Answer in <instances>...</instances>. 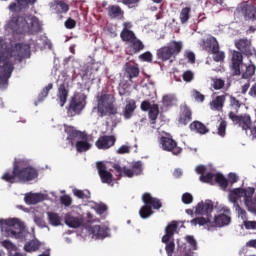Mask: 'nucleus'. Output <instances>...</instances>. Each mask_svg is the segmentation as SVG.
<instances>
[{
  "mask_svg": "<svg viewBox=\"0 0 256 256\" xmlns=\"http://www.w3.org/2000/svg\"><path fill=\"white\" fill-rule=\"evenodd\" d=\"M39 177V172L37 169L28 166L23 167V160H18L13 163V170L5 172L1 180L6 181V183H25L27 181H33Z\"/></svg>",
  "mask_w": 256,
  "mask_h": 256,
  "instance_id": "obj_1",
  "label": "nucleus"
},
{
  "mask_svg": "<svg viewBox=\"0 0 256 256\" xmlns=\"http://www.w3.org/2000/svg\"><path fill=\"white\" fill-rule=\"evenodd\" d=\"M6 31H12L17 35H25V33H39V20L32 17L31 26L24 17H14L5 26Z\"/></svg>",
  "mask_w": 256,
  "mask_h": 256,
  "instance_id": "obj_2",
  "label": "nucleus"
},
{
  "mask_svg": "<svg viewBox=\"0 0 256 256\" xmlns=\"http://www.w3.org/2000/svg\"><path fill=\"white\" fill-rule=\"evenodd\" d=\"M255 195V189L253 187L248 188H234L229 191L228 200L233 203V207L239 205V199H244V205L248 211L256 213V199H253Z\"/></svg>",
  "mask_w": 256,
  "mask_h": 256,
  "instance_id": "obj_3",
  "label": "nucleus"
},
{
  "mask_svg": "<svg viewBox=\"0 0 256 256\" xmlns=\"http://www.w3.org/2000/svg\"><path fill=\"white\" fill-rule=\"evenodd\" d=\"M31 58V45L27 43H16L11 47L10 52L6 55L5 52H0V63L9 65L8 61L14 63H22L24 59Z\"/></svg>",
  "mask_w": 256,
  "mask_h": 256,
  "instance_id": "obj_4",
  "label": "nucleus"
},
{
  "mask_svg": "<svg viewBox=\"0 0 256 256\" xmlns=\"http://www.w3.org/2000/svg\"><path fill=\"white\" fill-rule=\"evenodd\" d=\"M1 229L5 233L6 237H12L14 239H21L23 237V231H25V223L19 218H9L6 220H0Z\"/></svg>",
  "mask_w": 256,
  "mask_h": 256,
  "instance_id": "obj_5",
  "label": "nucleus"
},
{
  "mask_svg": "<svg viewBox=\"0 0 256 256\" xmlns=\"http://www.w3.org/2000/svg\"><path fill=\"white\" fill-rule=\"evenodd\" d=\"M142 201L144 205L139 210V215L141 219H149L153 215V209L159 210L163 207V203L159 198L151 196V193H144L142 195Z\"/></svg>",
  "mask_w": 256,
  "mask_h": 256,
  "instance_id": "obj_6",
  "label": "nucleus"
},
{
  "mask_svg": "<svg viewBox=\"0 0 256 256\" xmlns=\"http://www.w3.org/2000/svg\"><path fill=\"white\" fill-rule=\"evenodd\" d=\"M196 215H207V217H196L190 221L191 225L203 227L211 224V213H213V202H200L196 206Z\"/></svg>",
  "mask_w": 256,
  "mask_h": 256,
  "instance_id": "obj_7",
  "label": "nucleus"
},
{
  "mask_svg": "<svg viewBox=\"0 0 256 256\" xmlns=\"http://www.w3.org/2000/svg\"><path fill=\"white\" fill-rule=\"evenodd\" d=\"M98 113L100 117L107 115H117V108L115 107V97L111 94H101L98 98Z\"/></svg>",
  "mask_w": 256,
  "mask_h": 256,
  "instance_id": "obj_8",
  "label": "nucleus"
},
{
  "mask_svg": "<svg viewBox=\"0 0 256 256\" xmlns=\"http://www.w3.org/2000/svg\"><path fill=\"white\" fill-rule=\"evenodd\" d=\"M229 119L232 121L233 125L239 127L242 131H249L251 129V125H253V120L251 119V115L244 113V114H237L233 111L228 113Z\"/></svg>",
  "mask_w": 256,
  "mask_h": 256,
  "instance_id": "obj_9",
  "label": "nucleus"
},
{
  "mask_svg": "<svg viewBox=\"0 0 256 256\" xmlns=\"http://www.w3.org/2000/svg\"><path fill=\"white\" fill-rule=\"evenodd\" d=\"M159 144L163 151H168L172 155H181V153H183V148L179 147L177 145V141H175L171 136L160 137Z\"/></svg>",
  "mask_w": 256,
  "mask_h": 256,
  "instance_id": "obj_10",
  "label": "nucleus"
},
{
  "mask_svg": "<svg viewBox=\"0 0 256 256\" xmlns=\"http://www.w3.org/2000/svg\"><path fill=\"white\" fill-rule=\"evenodd\" d=\"M237 12L244 17L245 21H256V5L250 1L240 3Z\"/></svg>",
  "mask_w": 256,
  "mask_h": 256,
  "instance_id": "obj_11",
  "label": "nucleus"
},
{
  "mask_svg": "<svg viewBox=\"0 0 256 256\" xmlns=\"http://www.w3.org/2000/svg\"><path fill=\"white\" fill-rule=\"evenodd\" d=\"M235 47L240 53H243V55H246L247 57H256V50L250 39L240 38L236 40Z\"/></svg>",
  "mask_w": 256,
  "mask_h": 256,
  "instance_id": "obj_12",
  "label": "nucleus"
},
{
  "mask_svg": "<svg viewBox=\"0 0 256 256\" xmlns=\"http://www.w3.org/2000/svg\"><path fill=\"white\" fill-rule=\"evenodd\" d=\"M15 66L13 65H0V90L5 91L9 87V79L13 75Z\"/></svg>",
  "mask_w": 256,
  "mask_h": 256,
  "instance_id": "obj_13",
  "label": "nucleus"
},
{
  "mask_svg": "<svg viewBox=\"0 0 256 256\" xmlns=\"http://www.w3.org/2000/svg\"><path fill=\"white\" fill-rule=\"evenodd\" d=\"M96 168L98 171V175L101 179L102 183H105L106 185H111L113 183V173L111 171L107 170V164L104 162H97Z\"/></svg>",
  "mask_w": 256,
  "mask_h": 256,
  "instance_id": "obj_14",
  "label": "nucleus"
},
{
  "mask_svg": "<svg viewBox=\"0 0 256 256\" xmlns=\"http://www.w3.org/2000/svg\"><path fill=\"white\" fill-rule=\"evenodd\" d=\"M64 131L68 135L67 141H69L70 145H75V140L78 139H87V134L85 132H81L73 126H69L67 124H64Z\"/></svg>",
  "mask_w": 256,
  "mask_h": 256,
  "instance_id": "obj_15",
  "label": "nucleus"
},
{
  "mask_svg": "<svg viewBox=\"0 0 256 256\" xmlns=\"http://www.w3.org/2000/svg\"><path fill=\"white\" fill-rule=\"evenodd\" d=\"M15 2H12L9 5L10 11L12 13H21V11H27L29 7H33L35 3H37V0H15Z\"/></svg>",
  "mask_w": 256,
  "mask_h": 256,
  "instance_id": "obj_16",
  "label": "nucleus"
},
{
  "mask_svg": "<svg viewBox=\"0 0 256 256\" xmlns=\"http://www.w3.org/2000/svg\"><path fill=\"white\" fill-rule=\"evenodd\" d=\"M191 121H193V111L187 104L181 105L178 123L180 125H189Z\"/></svg>",
  "mask_w": 256,
  "mask_h": 256,
  "instance_id": "obj_17",
  "label": "nucleus"
},
{
  "mask_svg": "<svg viewBox=\"0 0 256 256\" xmlns=\"http://www.w3.org/2000/svg\"><path fill=\"white\" fill-rule=\"evenodd\" d=\"M116 141L117 138H115L114 135H104L98 138V140L95 142V146L97 147V149H102L105 151L107 149H111V147L115 145Z\"/></svg>",
  "mask_w": 256,
  "mask_h": 256,
  "instance_id": "obj_18",
  "label": "nucleus"
},
{
  "mask_svg": "<svg viewBox=\"0 0 256 256\" xmlns=\"http://www.w3.org/2000/svg\"><path fill=\"white\" fill-rule=\"evenodd\" d=\"M88 233L92 235L93 239H105L109 235V228L107 226L93 225L88 228Z\"/></svg>",
  "mask_w": 256,
  "mask_h": 256,
  "instance_id": "obj_19",
  "label": "nucleus"
},
{
  "mask_svg": "<svg viewBox=\"0 0 256 256\" xmlns=\"http://www.w3.org/2000/svg\"><path fill=\"white\" fill-rule=\"evenodd\" d=\"M57 97L60 107H65V103H67V97H69V82L64 80L58 85Z\"/></svg>",
  "mask_w": 256,
  "mask_h": 256,
  "instance_id": "obj_20",
  "label": "nucleus"
},
{
  "mask_svg": "<svg viewBox=\"0 0 256 256\" xmlns=\"http://www.w3.org/2000/svg\"><path fill=\"white\" fill-rule=\"evenodd\" d=\"M85 105H83V101L77 98L76 96L72 97L67 108V111L71 117H75V115H79L81 111H83Z\"/></svg>",
  "mask_w": 256,
  "mask_h": 256,
  "instance_id": "obj_21",
  "label": "nucleus"
},
{
  "mask_svg": "<svg viewBox=\"0 0 256 256\" xmlns=\"http://www.w3.org/2000/svg\"><path fill=\"white\" fill-rule=\"evenodd\" d=\"M122 25L123 29L120 33V38L126 43H131V41L137 37L135 36V32L131 31V29H133V24L131 22H123Z\"/></svg>",
  "mask_w": 256,
  "mask_h": 256,
  "instance_id": "obj_22",
  "label": "nucleus"
},
{
  "mask_svg": "<svg viewBox=\"0 0 256 256\" xmlns=\"http://www.w3.org/2000/svg\"><path fill=\"white\" fill-rule=\"evenodd\" d=\"M106 11L110 19H123L125 17V11L119 5H109Z\"/></svg>",
  "mask_w": 256,
  "mask_h": 256,
  "instance_id": "obj_23",
  "label": "nucleus"
},
{
  "mask_svg": "<svg viewBox=\"0 0 256 256\" xmlns=\"http://www.w3.org/2000/svg\"><path fill=\"white\" fill-rule=\"evenodd\" d=\"M231 223V216L226 214H220L214 217V221L211 222L210 227H225Z\"/></svg>",
  "mask_w": 256,
  "mask_h": 256,
  "instance_id": "obj_24",
  "label": "nucleus"
},
{
  "mask_svg": "<svg viewBox=\"0 0 256 256\" xmlns=\"http://www.w3.org/2000/svg\"><path fill=\"white\" fill-rule=\"evenodd\" d=\"M189 129L190 131H193L194 133H198L199 135H207V133H209L210 131L209 128H207V126L199 120L193 121L189 125Z\"/></svg>",
  "mask_w": 256,
  "mask_h": 256,
  "instance_id": "obj_25",
  "label": "nucleus"
},
{
  "mask_svg": "<svg viewBox=\"0 0 256 256\" xmlns=\"http://www.w3.org/2000/svg\"><path fill=\"white\" fill-rule=\"evenodd\" d=\"M64 221L71 229H78V227L83 225V219L81 217H75L69 213L65 215Z\"/></svg>",
  "mask_w": 256,
  "mask_h": 256,
  "instance_id": "obj_26",
  "label": "nucleus"
},
{
  "mask_svg": "<svg viewBox=\"0 0 256 256\" xmlns=\"http://www.w3.org/2000/svg\"><path fill=\"white\" fill-rule=\"evenodd\" d=\"M112 167L115 172L118 173L119 178L128 177L129 179H131V177H135V173L133 172V170L127 168V166L121 167V165L114 163Z\"/></svg>",
  "mask_w": 256,
  "mask_h": 256,
  "instance_id": "obj_27",
  "label": "nucleus"
},
{
  "mask_svg": "<svg viewBox=\"0 0 256 256\" xmlns=\"http://www.w3.org/2000/svg\"><path fill=\"white\" fill-rule=\"evenodd\" d=\"M135 109H137V102L133 99L126 100V106L123 111L124 119H131L133 113H135Z\"/></svg>",
  "mask_w": 256,
  "mask_h": 256,
  "instance_id": "obj_28",
  "label": "nucleus"
},
{
  "mask_svg": "<svg viewBox=\"0 0 256 256\" xmlns=\"http://www.w3.org/2000/svg\"><path fill=\"white\" fill-rule=\"evenodd\" d=\"M175 231H177V224L175 222L168 224L165 228L166 234L162 237V243H169L173 239Z\"/></svg>",
  "mask_w": 256,
  "mask_h": 256,
  "instance_id": "obj_29",
  "label": "nucleus"
},
{
  "mask_svg": "<svg viewBox=\"0 0 256 256\" xmlns=\"http://www.w3.org/2000/svg\"><path fill=\"white\" fill-rule=\"evenodd\" d=\"M166 48L170 52L172 57H177L181 51H183V42L171 41Z\"/></svg>",
  "mask_w": 256,
  "mask_h": 256,
  "instance_id": "obj_30",
  "label": "nucleus"
},
{
  "mask_svg": "<svg viewBox=\"0 0 256 256\" xmlns=\"http://www.w3.org/2000/svg\"><path fill=\"white\" fill-rule=\"evenodd\" d=\"M24 199L28 205H37V203H41L45 199V196L41 193H31L27 194Z\"/></svg>",
  "mask_w": 256,
  "mask_h": 256,
  "instance_id": "obj_31",
  "label": "nucleus"
},
{
  "mask_svg": "<svg viewBox=\"0 0 256 256\" xmlns=\"http://www.w3.org/2000/svg\"><path fill=\"white\" fill-rule=\"evenodd\" d=\"M159 118V104H152L151 109L148 111V119L150 125H156Z\"/></svg>",
  "mask_w": 256,
  "mask_h": 256,
  "instance_id": "obj_32",
  "label": "nucleus"
},
{
  "mask_svg": "<svg viewBox=\"0 0 256 256\" xmlns=\"http://www.w3.org/2000/svg\"><path fill=\"white\" fill-rule=\"evenodd\" d=\"M204 47L208 52L213 53L219 49V42L215 37H210L204 42Z\"/></svg>",
  "mask_w": 256,
  "mask_h": 256,
  "instance_id": "obj_33",
  "label": "nucleus"
},
{
  "mask_svg": "<svg viewBox=\"0 0 256 256\" xmlns=\"http://www.w3.org/2000/svg\"><path fill=\"white\" fill-rule=\"evenodd\" d=\"M225 95L217 96L212 102L210 103L211 109L215 111H221L223 107H225Z\"/></svg>",
  "mask_w": 256,
  "mask_h": 256,
  "instance_id": "obj_34",
  "label": "nucleus"
},
{
  "mask_svg": "<svg viewBox=\"0 0 256 256\" xmlns=\"http://www.w3.org/2000/svg\"><path fill=\"white\" fill-rule=\"evenodd\" d=\"M156 55L159 61H169V59L173 57L169 52V49L167 48V46H163L160 49H158L156 52Z\"/></svg>",
  "mask_w": 256,
  "mask_h": 256,
  "instance_id": "obj_35",
  "label": "nucleus"
},
{
  "mask_svg": "<svg viewBox=\"0 0 256 256\" xmlns=\"http://www.w3.org/2000/svg\"><path fill=\"white\" fill-rule=\"evenodd\" d=\"M40 247L41 242H39V240H31L24 245V250L27 253H33L35 251H39Z\"/></svg>",
  "mask_w": 256,
  "mask_h": 256,
  "instance_id": "obj_36",
  "label": "nucleus"
},
{
  "mask_svg": "<svg viewBox=\"0 0 256 256\" xmlns=\"http://www.w3.org/2000/svg\"><path fill=\"white\" fill-rule=\"evenodd\" d=\"M214 179H215V183H217V185H219V187H221L223 191H225V189L229 187V181L227 180V178L224 177L223 174L216 173L214 175Z\"/></svg>",
  "mask_w": 256,
  "mask_h": 256,
  "instance_id": "obj_37",
  "label": "nucleus"
},
{
  "mask_svg": "<svg viewBox=\"0 0 256 256\" xmlns=\"http://www.w3.org/2000/svg\"><path fill=\"white\" fill-rule=\"evenodd\" d=\"M125 72L128 75L129 81H132L133 78L139 77V67L133 65H126Z\"/></svg>",
  "mask_w": 256,
  "mask_h": 256,
  "instance_id": "obj_38",
  "label": "nucleus"
},
{
  "mask_svg": "<svg viewBox=\"0 0 256 256\" xmlns=\"http://www.w3.org/2000/svg\"><path fill=\"white\" fill-rule=\"evenodd\" d=\"M48 221L53 227H59L61 225V216L55 212H48Z\"/></svg>",
  "mask_w": 256,
  "mask_h": 256,
  "instance_id": "obj_39",
  "label": "nucleus"
},
{
  "mask_svg": "<svg viewBox=\"0 0 256 256\" xmlns=\"http://www.w3.org/2000/svg\"><path fill=\"white\" fill-rule=\"evenodd\" d=\"M89 149H91V144L87 142V138L76 142V151L78 153H85V151H89Z\"/></svg>",
  "mask_w": 256,
  "mask_h": 256,
  "instance_id": "obj_40",
  "label": "nucleus"
},
{
  "mask_svg": "<svg viewBox=\"0 0 256 256\" xmlns=\"http://www.w3.org/2000/svg\"><path fill=\"white\" fill-rule=\"evenodd\" d=\"M57 13H69V4L63 0H55Z\"/></svg>",
  "mask_w": 256,
  "mask_h": 256,
  "instance_id": "obj_41",
  "label": "nucleus"
},
{
  "mask_svg": "<svg viewBox=\"0 0 256 256\" xmlns=\"http://www.w3.org/2000/svg\"><path fill=\"white\" fill-rule=\"evenodd\" d=\"M191 19V7H184L180 12V21L185 25Z\"/></svg>",
  "mask_w": 256,
  "mask_h": 256,
  "instance_id": "obj_42",
  "label": "nucleus"
},
{
  "mask_svg": "<svg viewBox=\"0 0 256 256\" xmlns=\"http://www.w3.org/2000/svg\"><path fill=\"white\" fill-rule=\"evenodd\" d=\"M232 65H243V52L234 50L231 56Z\"/></svg>",
  "mask_w": 256,
  "mask_h": 256,
  "instance_id": "obj_43",
  "label": "nucleus"
},
{
  "mask_svg": "<svg viewBox=\"0 0 256 256\" xmlns=\"http://www.w3.org/2000/svg\"><path fill=\"white\" fill-rule=\"evenodd\" d=\"M130 47L133 49L134 53H139V51H143V49H145V45H143V42L137 39V37L130 42Z\"/></svg>",
  "mask_w": 256,
  "mask_h": 256,
  "instance_id": "obj_44",
  "label": "nucleus"
},
{
  "mask_svg": "<svg viewBox=\"0 0 256 256\" xmlns=\"http://www.w3.org/2000/svg\"><path fill=\"white\" fill-rule=\"evenodd\" d=\"M53 89V83H49L47 86H45L42 91L38 95V101H45V98L49 96V91Z\"/></svg>",
  "mask_w": 256,
  "mask_h": 256,
  "instance_id": "obj_45",
  "label": "nucleus"
},
{
  "mask_svg": "<svg viewBox=\"0 0 256 256\" xmlns=\"http://www.w3.org/2000/svg\"><path fill=\"white\" fill-rule=\"evenodd\" d=\"M246 70L242 74V79H251L255 75V65L245 66Z\"/></svg>",
  "mask_w": 256,
  "mask_h": 256,
  "instance_id": "obj_46",
  "label": "nucleus"
},
{
  "mask_svg": "<svg viewBox=\"0 0 256 256\" xmlns=\"http://www.w3.org/2000/svg\"><path fill=\"white\" fill-rule=\"evenodd\" d=\"M230 107H232V109L235 110L234 113L238 114L239 113V109H241V101H239L234 96H231L230 97Z\"/></svg>",
  "mask_w": 256,
  "mask_h": 256,
  "instance_id": "obj_47",
  "label": "nucleus"
},
{
  "mask_svg": "<svg viewBox=\"0 0 256 256\" xmlns=\"http://www.w3.org/2000/svg\"><path fill=\"white\" fill-rule=\"evenodd\" d=\"M212 54L216 63H223V61H225V52L219 51L218 49L217 51H213Z\"/></svg>",
  "mask_w": 256,
  "mask_h": 256,
  "instance_id": "obj_48",
  "label": "nucleus"
},
{
  "mask_svg": "<svg viewBox=\"0 0 256 256\" xmlns=\"http://www.w3.org/2000/svg\"><path fill=\"white\" fill-rule=\"evenodd\" d=\"M132 171L134 175H141L143 173V162L137 161L132 164Z\"/></svg>",
  "mask_w": 256,
  "mask_h": 256,
  "instance_id": "obj_49",
  "label": "nucleus"
},
{
  "mask_svg": "<svg viewBox=\"0 0 256 256\" xmlns=\"http://www.w3.org/2000/svg\"><path fill=\"white\" fill-rule=\"evenodd\" d=\"M74 195L78 199H91V192H89V191H87V193H85V191H83V190L75 189Z\"/></svg>",
  "mask_w": 256,
  "mask_h": 256,
  "instance_id": "obj_50",
  "label": "nucleus"
},
{
  "mask_svg": "<svg viewBox=\"0 0 256 256\" xmlns=\"http://www.w3.org/2000/svg\"><path fill=\"white\" fill-rule=\"evenodd\" d=\"M199 179L202 183H209L210 185H213V179H215V174L207 173L206 175H201Z\"/></svg>",
  "mask_w": 256,
  "mask_h": 256,
  "instance_id": "obj_51",
  "label": "nucleus"
},
{
  "mask_svg": "<svg viewBox=\"0 0 256 256\" xmlns=\"http://www.w3.org/2000/svg\"><path fill=\"white\" fill-rule=\"evenodd\" d=\"M213 89H215L216 91H219V89H223L225 87V80L221 79V78H215L213 79V85H212Z\"/></svg>",
  "mask_w": 256,
  "mask_h": 256,
  "instance_id": "obj_52",
  "label": "nucleus"
},
{
  "mask_svg": "<svg viewBox=\"0 0 256 256\" xmlns=\"http://www.w3.org/2000/svg\"><path fill=\"white\" fill-rule=\"evenodd\" d=\"M165 251L167 253V256H173V253H175V241H168L166 243Z\"/></svg>",
  "mask_w": 256,
  "mask_h": 256,
  "instance_id": "obj_53",
  "label": "nucleus"
},
{
  "mask_svg": "<svg viewBox=\"0 0 256 256\" xmlns=\"http://www.w3.org/2000/svg\"><path fill=\"white\" fill-rule=\"evenodd\" d=\"M234 209L238 215V217H241L243 221H247V211L245 209L241 208V206L238 204L234 206Z\"/></svg>",
  "mask_w": 256,
  "mask_h": 256,
  "instance_id": "obj_54",
  "label": "nucleus"
},
{
  "mask_svg": "<svg viewBox=\"0 0 256 256\" xmlns=\"http://www.w3.org/2000/svg\"><path fill=\"white\" fill-rule=\"evenodd\" d=\"M80 75H82V77H90V75L93 73L92 69L90 65H83L80 66Z\"/></svg>",
  "mask_w": 256,
  "mask_h": 256,
  "instance_id": "obj_55",
  "label": "nucleus"
},
{
  "mask_svg": "<svg viewBox=\"0 0 256 256\" xmlns=\"http://www.w3.org/2000/svg\"><path fill=\"white\" fill-rule=\"evenodd\" d=\"M2 247H4V249H7V251H17V246H15V244H13L11 241L9 240H4L1 242Z\"/></svg>",
  "mask_w": 256,
  "mask_h": 256,
  "instance_id": "obj_56",
  "label": "nucleus"
},
{
  "mask_svg": "<svg viewBox=\"0 0 256 256\" xmlns=\"http://www.w3.org/2000/svg\"><path fill=\"white\" fill-rule=\"evenodd\" d=\"M227 131V122L222 120L218 126V135L220 137H225Z\"/></svg>",
  "mask_w": 256,
  "mask_h": 256,
  "instance_id": "obj_57",
  "label": "nucleus"
},
{
  "mask_svg": "<svg viewBox=\"0 0 256 256\" xmlns=\"http://www.w3.org/2000/svg\"><path fill=\"white\" fill-rule=\"evenodd\" d=\"M173 101H175V97L173 95H165L162 98V103L165 107H171L173 105Z\"/></svg>",
  "mask_w": 256,
  "mask_h": 256,
  "instance_id": "obj_58",
  "label": "nucleus"
},
{
  "mask_svg": "<svg viewBox=\"0 0 256 256\" xmlns=\"http://www.w3.org/2000/svg\"><path fill=\"white\" fill-rule=\"evenodd\" d=\"M184 58L187 59V63H190V65L195 64V53L192 51H186L184 53Z\"/></svg>",
  "mask_w": 256,
  "mask_h": 256,
  "instance_id": "obj_59",
  "label": "nucleus"
},
{
  "mask_svg": "<svg viewBox=\"0 0 256 256\" xmlns=\"http://www.w3.org/2000/svg\"><path fill=\"white\" fill-rule=\"evenodd\" d=\"M139 59H141V61H145L146 63H152L153 54H151V52H144L139 56Z\"/></svg>",
  "mask_w": 256,
  "mask_h": 256,
  "instance_id": "obj_60",
  "label": "nucleus"
},
{
  "mask_svg": "<svg viewBox=\"0 0 256 256\" xmlns=\"http://www.w3.org/2000/svg\"><path fill=\"white\" fill-rule=\"evenodd\" d=\"M182 202L184 203V205H191V203H193V195H191V193H184L182 195Z\"/></svg>",
  "mask_w": 256,
  "mask_h": 256,
  "instance_id": "obj_61",
  "label": "nucleus"
},
{
  "mask_svg": "<svg viewBox=\"0 0 256 256\" xmlns=\"http://www.w3.org/2000/svg\"><path fill=\"white\" fill-rule=\"evenodd\" d=\"M61 204L65 207H71V204L73 203V199L70 198L69 195H64L60 198Z\"/></svg>",
  "mask_w": 256,
  "mask_h": 256,
  "instance_id": "obj_62",
  "label": "nucleus"
},
{
  "mask_svg": "<svg viewBox=\"0 0 256 256\" xmlns=\"http://www.w3.org/2000/svg\"><path fill=\"white\" fill-rule=\"evenodd\" d=\"M152 107H153V104H151V102H149V100H144L140 104V109H141V111H144V112L149 111Z\"/></svg>",
  "mask_w": 256,
  "mask_h": 256,
  "instance_id": "obj_63",
  "label": "nucleus"
},
{
  "mask_svg": "<svg viewBox=\"0 0 256 256\" xmlns=\"http://www.w3.org/2000/svg\"><path fill=\"white\" fill-rule=\"evenodd\" d=\"M243 225L245 229H256V221L244 220Z\"/></svg>",
  "mask_w": 256,
  "mask_h": 256,
  "instance_id": "obj_64",
  "label": "nucleus"
}]
</instances>
